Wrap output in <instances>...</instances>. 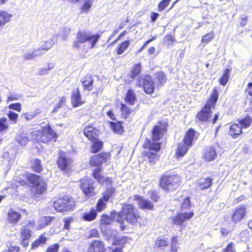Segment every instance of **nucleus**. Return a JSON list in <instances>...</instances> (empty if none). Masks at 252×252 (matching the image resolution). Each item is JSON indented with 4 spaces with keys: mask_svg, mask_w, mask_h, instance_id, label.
<instances>
[{
    "mask_svg": "<svg viewBox=\"0 0 252 252\" xmlns=\"http://www.w3.org/2000/svg\"><path fill=\"white\" fill-rule=\"evenodd\" d=\"M219 93L217 87L213 89L209 98L202 108L195 116L196 122L202 123H211L213 125L218 120L219 113H216L212 119L213 111L215 109L216 103L219 99Z\"/></svg>",
    "mask_w": 252,
    "mask_h": 252,
    "instance_id": "nucleus-1",
    "label": "nucleus"
},
{
    "mask_svg": "<svg viewBox=\"0 0 252 252\" xmlns=\"http://www.w3.org/2000/svg\"><path fill=\"white\" fill-rule=\"evenodd\" d=\"M23 177L26 179H17L16 183L19 186H29L34 189V193L38 195H43L47 193L48 184L46 181L40 175L35 173L26 172L23 174Z\"/></svg>",
    "mask_w": 252,
    "mask_h": 252,
    "instance_id": "nucleus-2",
    "label": "nucleus"
},
{
    "mask_svg": "<svg viewBox=\"0 0 252 252\" xmlns=\"http://www.w3.org/2000/svg\"><path fill=\"white\" fill-rule=\"evenodd\" d=\"M140 218L138 210L133 204H125L118 213L116 221L121 224L120 230L124 231L126 228L124 220L127 222L135 225Z\"/></svg>",
    "mask_w": 252,
    "mask_h": 252,
    "instance_id": "nucleus-3",
    "label": "nucleus"
},
{
    "mask_svg": "<svg viewBox=\"0 0 252 252\" xmlns=\"http://www.w3.org/2000/svg\"><path fill=\"white\" fill-rule=\"evenodd\" d=\"M161 145L160 142H153L150 138H145L142 144V148L147 151L142 152V158H144V160L147 159L150 164H155L159 158L160 156L158 153L161 150Z\"/></svg>",
    "mask_w": 252,
    "mask_h": 252,
    "instance_id": "nucleus-4",
    "label": "nucleus"
},
{
    "mask_svg": "<svg viewBox=\"0 0 252 252\" xmlns=\"http://www.w3.org/2000/svg\"><path fill=\"white\" fill-rule=\"evenodd\" d=\"M181 182V178L177 173L167 171L160 176L158 186L163 190L171 192L177 189Z\"/></svg>",
    "mask_w": 252,
    "mask_h": 252,
    "instance_id": "nucleus-5",
    "label": "nucleus"
},
{
    "mask_svg": "<svg viewBox=\"0 0 252 252\" xmlns=\"http://www.w3.org/2000/svg\"><path fill=\"white\" fill-rule=\"evenodd\" d=\"M31 135L35 140L44 144L56 142L58 137L57 133L49 124L42 126L40 129L32 131Z\"/></svg>",
    "mask_w": 252,
    "mask_h": 252,
    "instance_id": "nucleus-6",
    "label": "nucleus"
},
{
    "mask_svg": "<svg viewBox=\"0 0 252 252\" xmlns=\"http://www.w3.org/2000/svg\"><path fill=\"white\" fill-rule=\"evenodd\" d=\"M100 34L97 33L93 34L83 31H79L76 36V40L73 42L72 47L78 49L81 47V44L88 42L90 48L93 49L100 38Z\"/></svg>",
    "mask_w": 252,
    "mask_h": 252,
    "instance_id": "nucleus-7",
    "label": "nucleus"
},
{
    "mask_svg": "<svg viewBox=\"0 0 252 252\" xmlns=\"http://www.w3.org/2000/svg\"><path fill=\"white\" fill-rule=\"evenodd\" d=\"M75 207V201L68 195L59 197L53 202V207L59 213L73 211Z\"/></svg>",
    "mask_w": 252,
    "mask_h": 252,
    "instance_id": "nucleus-8",
    "label": "nucleus"
},
{
    "mask_svg": "<svg viewBox=\"0 0 252 252\" xmlns=\"http://www.w3.org/2000/svg\"><path fill=\"white\" fill-rule=\"evenodd\" d=\"M135 85L138 88H142L143 92L149 95L154 94L156 89V86L152 76L148 74L137 77Z\"/></svg>",
    "mask_w": 252,
    "mask_h": 252,
    "instance_id": "nucleus-9",
    "label": "nucleus"
},
{
    "mask_svg": "<svg viewBox=\"0 0 252 252\" xmlns=\"http://www.w3.org/2000/svg\"><path fill=\"white\" fill-rule=\"evenodd\" d=\"M168 123L162 120L158 121L151 130L152 141L158 142L163 138L168 130Z\"/></svg>",
    "mask_w": 252,
    "mask_h": 252,
    "instance_id": "nucleus-10",
    "label": "nucleus"
},
{
    "mask_svg": "<svg viewBox=\"0 0 252 252\" xmlns=\"http://www.w3.org/2000/svg\"><path fill=\"white\" fill-rule=\"evenodd\" d=\"M35 223L33 220H29L26 224L22 226L20 230L21 238L20 244L24 248H27L32 236V229L34 227Z\"/></svg>",
    "mask_w": 252,
    "mask_h": 252,
    "instance_id": "nucleus-11",
    "label": "nucleus"
},
{
    "mask_svg": "<svg viewBox=\"0 0 252 252\" xmlns=\"http://www.w3.org/2000/svg\"><path fill=\"white\" fill-rule=\"evenodd\" d=\"M79 182V187L85 196L90 197L96 194L94 182L91 178L85 177Z\"/></svg>",
    "mask_w": 252,
    "mask_h": 252,
    "instance_id": "nucleus-12",
    "label": "nucleus"
},
{
    "mask_svg": "<svg viewBox=\"0 0 252 252\" xmlns=\"http://www.w3.org/2000/svg\"><path fill=\"white\" fill-rule=\"evenodd\" d=\"M111 155L109 152H101L91 157L89 164L91 167H98L111 159Z\"/></svg>",
    "mask_w": 252,
    "mask_h": 252,
    "instance_id": "nucleus-13",
    "label": "nucleus"
},
{
    "mask_svg": "<svg viewBox=\"0 0 252 252\" xmlns=\"http://www.w3.org/2000/svg\"><path fill=\"white\" fill-rule=\"evenodd\" d=\"M71 163V159L67 158L64 152H62L60 154L56 161L58 168L67 176L70 175L71 171L70 168Z\"/></svg>",
    "mask_w": 252,
    "mask_h": 252,
    "instance_id": "nucleus-14",
    "label": "nucleus"
},
{
    "mask_svg": "<svg viewBox=\"0 0 252 252\" xmlns=\"http://www.w3.org/2000/svg\"><path fill=\"white\" fill-rule=\"evenodd\" d=\"M92 176L99 184L102 185L106 184L111 185L113 183L112 178L104 176L101 167L94 168L93 170Z\"/></svg>",
    "mask_w": 252,
    "mask_h": 252,
    "instance_id": "nucleus-15",
    "label": "nucleus"
},
{
    "mask_svg": "<svg viewBox=\"0 0 252 252\" xmlns=\"http://www.w3.org/2000/svg\"><path fill=\"white\" fill-rule=\"evenodd\" d=\"M83 134L89 140L92 141L98 138L100 131L94 124H89L84 126Z\"/></svg>",
    "mask_w": 252,
    "mask_h": 252,
    "instance_id": "nucleus-16",
    "label": "nucleus"
},
{
    "mask_svg": "<svg viewBox=\"0 0 252 252\" xmlns=\"http://www.w3.org/2000/svg\"><path fill=\"white\" fill-rule=\"evenodd\" d=\"M70 102L73 108L80 107L86 103V101L82 98L79 88L77 87L71 92Z\"/></svg>",
    "mask_w": 252,
    "mask_h": 252,
    "instance_id": "nucleus-17",
    "label": "nucleus"
},
{
    "mask_svg": "<svg viewBox=\"0 0 252 252\" xmlns=\"http://www.w3.org/2000/svg\"><path fill=\"white\" fill-rule=\"evenodd\" d=\"M247 214L246 208L244 205H241L235 208L231 216V220L234 223H238L244 219Z\"/></svg>",
    "mask_w": 252,
    "mask_h": 252,
    "instance_id": "nucleus-18",
    "label": "nucleus"
},
{
    "mask_svg": "<svg viewBox=\"0 0 252 252\" xmlns=\"http://www.w3.org/2000/svg\"><path fill=\"white\" fill-rule=\"evenodd\" d=\"M193 215L194 213L193 211L178 213L172 219V223L174 225L181 226L185 221L190 219Z\"/></svg>",
    "mask_w": 252,
    "mask_h": 252,
    "instance_id": "nucleus-19",
    "label": "nucleus"
},
{
    "mask_svg": "<svg viewBox=\"0 0 252 252\" xmlns=\"http://www.w3.org/2000/svg\"><path fill=\"white\" fill-rule=\"evenodd\" d=\"M199 133L192 128H189L185 132L182 141L190 147L192 146L195 141L197 140Z\"/></svg>",
    "mask_w": 252,
    "mask_h": 252,
    "instance_id": "nucleus-20",
    "label": "nucleus"
},
{
    "mask_svg": "<svg viewBox=\"0 0 252 252\" xmlns=\"http://www.w3.org/2000/svg\"><path fill=\"white\" fill-rule=\"evenodd\" d=\"M22 218V215L13 208H10L6 214V221L8 224L16 225Z\"/></svg>",
    "mask_w": 252,
    "mask_h": 252,
    "instance_id": "nucleus-21",
    "label": "nucleus"
},
{
    "mask_svg": "<svg viewBox=\"0 0 252 252\" xmlns=\"http://www.w3.org/2000/svg\"><path fill=\"white\" fill-rule=\"evenodd\" d=\"M217 157V151L214 146H207L204 148L202 158L206 162L214 160Z\"/></svg>",
    "mask_w": 252,
    "mask_h": 252,
    "instance_id": "nucleus-22",
    "label": "nucleus"
},
{
    "mask_svg": "<svg viewBox=\"0 0 252 252\" xmlns=\"http://www.w3.org/2000/svg\"><path fill=\"white\" fill-rule=\"evenodd\" d=\"M134 199L138 201L139 208L141 210H153L154 208L153 203L148 200L144 198L143 196L138 195L134 196Z\"/></svg>",
    "mask_w": 252,
    "mask_h": 252,
    "instance_id": "nucleus-23",
    "label": "nucleus"
},
{
    "mask_svg": "<svg viewBox=\"0 0 252 252\" xmlns=\"http://www.w3.org/2000/svg\"><path fill=\"white\" fill-rule=\"evenodd\" d=\"M155 83L156 88L158 89L163 87L167 81L166 74L162 71H157L155 73Z\"/></svg>",
    "mask_w": 252,
    "mask_h": 252,
    "instance_id": "nucleus-24",
    "label": "nucleus"
},
{
    "mask_svg": "<svg viewBox=\"0 0 252 252\" xmlns=\"http://www.w3.org/2000/svg\"><path fill=\"white\" fill-rule=\"evenodd\" d=\"M104 243L100 240L93 241L90 245L88 252H105Z\"/></svg>",
    "mask_w": 252,
    "mask_h": 252,
    "instance_id": "nucleus-25",
    "label": "nucleus"
},
{
    "mask_svg": "<svg viewBox=\"0 0 252 252\" xmlns=\"http://www.w3.org/2000/svg\"><path fill=\"white\" fill-rule=\"evenodd\" d=\"M83 90L91 91L94 88V79L93 76L89 74H86L81 80Z\"/></svg>",
    "mask_w": 252,
    "mask_h": 252,
    "instance_id": "nucleus-26",
    "label": "nucleus"
},
{
    "mask_svg": "<svg viewBox=\"0 0 252 252\" xmlns=\"http://www.w3.org/2000/svg\"><path fill=\"white\" fill-rule=\"evenodd\" d=\"M197 188L202 190L208 189L213 185V179L211 177L200 178L196 183Z\"/></svg>",
    "mask_w": 252,
    "mask_h": 252,
    "instance_id": "nucleus-27",
    "label": "nucleus"
},
{
    "mask_svg": "<svg viewBox=\"0 0 252 252\" xmlns=\"http://www.w3.org/2000/svg\"><path fill=\"white\" fill-rule=\"evenodd\" d=\"M191 147L187 144L182 141L177 145V148L176 150L175 157L176 158H183L188 153L189 149Z\"/></svg>",
    "mask_w": 252,
    "mask_h": 252,
    "instance_id": "nucleus-28",
    "label": "nucleus"
},
{
    "mask_svg": "<svg viewBox=\"0 0 252 252\" xmlns=\"http://www.w3.org/2000/svg\"><path fill=\"white\" fill-rule=\"evenodd\" d=\"M109 124L110 128L115 133L122 135L125 132V128L122 121H117L116 122L110 121Z\"/></svg>",
    "mask_w": 252,
    "mask_h": 252,
    "instance_id": "nucleus-29",
    "label": "nucleus"
},
{
    "mask_svg": "<svg viewBox=\"0 0 252 252\" xmlns=\"http://www.w3.org/2000/svg\"><path fill=\"white\" fill-rule=\"evenodd\" d=\"M30 168L34 173H40L43 170V165L40 159L35 158L30 161Z\"/></svg>",
    "mask_w": 252,
    "mask_h": 252,
    "instance_id": "nucleus-30",
    "label": "nucleus"
},
{
    "mask_svg": "<svg viewBox=\"0 0 252 252\" xmlns=\"http://www.w3.org/2000/svg\"><path fill=\"white\" fill-rule=\"evenodd\" d=\"M116 189L115 187L111 186L106 188L102 193V198L104 201L108 202L110 199L112 200L116 193Z\"/></svg>",
    "mask_w": 252,
    "mask_h": 252,
    "instance_id": "nucleus-31",
    "label": "nucleus"
},
{
    "mask_svg": "<svg viewBox=\"0 0 252 252\" xmlns=\"http://www.w3.org/2000/svg\"><path fill=\"white\" fill-rule=\"evenodd\" d=\"M97 216V212L95 209L91 208L89 211H87L82 214L81 219L86 221H92L96 219Z\"/></svg>",
    "mask_w": 252,
    "mask_h": 252,
    "instance_id": "nucleus-32",
    "label": "nucleus"
},
{
    "mask_svg": "<svg viewBox=\"0 0 252 252\" xmlns=\"http://www.w3.org/2000/svg\"><path fill=\"white\" fill-rule=\"evenodd\" d=\"M242 133V127L238 124L234 123L229 126L228 134L233 138H237Z\"/></svg>",
    "mask_w": 252,
    "mask_h": 252,
    "instance_id": "nucleus-33",
    "label": "nucleus"
},
{
    "mask_svg": "<svg viewBox=\"0 0 252 252\" xmlns=\"http://www.w3.org/2000/svg\"><path fill=\"white\" fill-rule=\"evenodd\" d=\"M167 238L158 237L156 239L154 244V249L157 250L164 251L168 246Z\"/></svg>",
    "mask_w": 252,
    "mask_h": 252,
    "instance_id": "nucleus-34",
    "label": "nucleus"
},
{
    "mask_svg": "<svg viewBox=\"0 0 252 252\" xmlns=\"http://www.w3.org/2000/svg\"><path fill=\"white\" fill-rule=\"evenodd\" d=\"M125 101L130 105L134 104L137 100V95L132 89H128L124 97Z\"/></svg>",
    "mask_w": 252,
    "mask_h": 252,
    "instance_id": "nucleus-35",
    "label": "nucleus"
},
{
    "mask_svg": "<svg viewBox=\"0 0 252 252\" xmlns=\"http://www.w3.org/2000/svg\"><path fill=\"white\" fill-rule=\"evenodd\" d=\"M92 144L90 146V152L92 154H96L99 152L103 147V142L97 138L94 140L91 141Z\"/></svg>",
    "mask_w": 252,
    "mask_h": 252,
    "instance_id": "nucleus-36",
    "label": "nucleus"
},
{
    "mask_svg": "<svg viewBox=\"0 0 252 252\" xmlns=\"http://www.w3.org/2000/svg\"><path fill=\"white\" fill-rule=\"evenodd\" d=\"M142 65L140 63H134L131 68L129 72V77L134 80L136 77H139L138 75L142 72Z\"/></svg>",
    "mask_w": 252,
    "mask_h": 252,
    "instance_id": "nucleus-37",
    "label": "nucleus"
},
{
    "mask_svg": "<svg viewBox=\"0 0 252 252\" xmlns=\"http://www.w3.org/2000/svg\"><path fill=\"white\" fill-rule=\"evenodd\" d=\"M231 71V68H226L223 70L222 73L219 79V82L220 85L224 86L227 84L230 78Z\"/></svg>",
    "mask_w": 252,
    "mask_h": 252,
    "instance_id": "nucleus-38",
    "label": "nucleus"
},
{
    "mask_svg": "<svg viewBox=\"0 0 252 252\" xmlns=\"http://www.w3.org/2000/svg\"><path fill=\"white\" fill-rule=\"evenodd\" d=\"M47 238L46 236L45 233L40 235L37 239L35 240L31 245V249H34L39 246L45 245L47 243Z\"/></svg>",
    "mask_w": 252,
    "mask_h": 252,
    "instance_id": "nucleus-39",
    "label": "nucleus"
},
{
    "mask_svg": "<svg viewBox=\"0 0 252 252\" xmlns=\"http://www.w3.org/2000/svg\"><path fill=\"white\" fill-rule=\"evenodd\" d=\"M12 15L5 10H0V28L10 22Z\"/></svg>",
    "mask_w": 252,
    "mask_h": 252,
    "instance_id": "nucleus-40",
    "label": "nucleus"
},
{
    "mask_svg": "<svg viewBox=\"0 0 252 252\" xmlns=\"http://www.w3.org/2000/svg\"><path fill=\"white\" fill-rule=\"evenodd\" d=\"M130 41L129 40H125L120 43L116 47L115 50L118 55L123 54L129 47Z\"/></svg>",
    "mask_w": 252,
    "mask_h": 252,
    "instance_id": "nucleus-41",
    "label": "nucleus"
},
{
    "mask_svg": "<svg viewBox=\"0 0 252 252\" xmlns=\"http://www.w3.org/2000/svg\"><path fill=\"white\" fill-rule=\"evenodd\" d=\"M237 121L242 128H247L252 124V117L247 115L244 118L237 120Z\"/></svg>",
    "mask_w": 252,
    "mask_h": 252,
    "instance_id": "nucleus-42",
    "label": "nucleus"
},
{
    "mask_svg": "<svg viewBox=\"0 0 252 252\" xmlns=\"http://www.w3.org/2000/svg\"><path fill=\"white\" fill-rule=\"evenodd\" d=\"M180 247L178 244V239L177 236H173L171 238L169 252H179Z\"/></svg>",
    "mask_w": 252,
    "mask_h": 252,
    "instance_id": "nucleus-43",
    "label": "nucleus"
},
{
    "mask_svg": "<svg viewBox=\"0 0 252 252\" xmlns=\"http://www.w3.org/2000/svg\"><path fill=\"white\" fill-rule=\"evenodd\" d=\"M120 105L122 117L126 119L129 117L133 110L122 102L121 103Z\"/></svg>",
    "mask_w": 252,
    "mask_h": 252,
    "instance_id": "nucleus-44",
    "label": "nucleus"
},
{
    "mask_svg": "<svg viewBox=\"0 0 252 252\" xmlns=\"http://www.w3.org/2000/svg\"><path fill=\"white\" fill-rule=\"evenodd\" d=\"M163 42L167 46H172L176 42L175 33L170 32L167 34L163 38Z\"/></svg>",
    "mask_w": 252,
    "mask_h": 252,
    "instance_id": "nucleus-45",
    "label": "nucleus"
},
{
    "mask_svg": "<svg viewBox=\"0 0 252 252\" xmlns=\"http://www.w3.org/2000/svg\"><path fill=\"white\" fill-rule=\"evenodd\" d=\"M93 4V0H86L80 8V13H87L89 11Z\"/></svg>",
    "mask_w": 252,
    "mask_h": 252,
    "instance_id": "nucleus-46",
    "label": "nucleus"
},
{
    "mask_svg": "<svg viewBox=\"0 0 252 252\" xmlns=\"http://www.w3.org/2000/svg\"><path fill=\"white\" fill-rule=\"evenodd\" d=\"M66 102V97L64 96H62L59 97L58 102L56 103V105L52 111V113H56L63 106L65 105Z\"/></svg>",
    "mask_w": 252,
    "mask_h": 252,
    "instance_id": "nucleus-47",
    "label": "nucleus"
},
{
    "mask_svg": "<svg viewBox=\"0 0 252 252\" xmlns=\"http://www.w3.org/2000/svg\"><path fill=\"white\" fill-rule=\"evenodd\" d=\"M107 201H104L102 198H100L98 199L96 205L95 210L97 212H101L104 209L107 208Z\"/></svg>",
    "mask_w": 252,
    "mask_h": 252,
    "instance_id": "nucleus-48",
    "label": "nucleus"
},
{
    "mask_svg": "<svg viewBox=\"0 0 252 252\" xmlns=\"http://www.w3.org/2000/svg\"><path fill=\"white\" fill-rule=\"evenodd\" d=\"M127 241V237L126 236L115 237L112 242V245L113 246H121V247L123 248V247L126 243Z\"/></svg>",
    "mask_w": 252,
    "mask_h": 252,
    "instance_id": "nucleus-49",
    "label": "nucleus"
},
{
    "mask_svg": "<svg viewBox=\"0 0 252 252\" xmlns=\"http://www.w3.org/2000/svg\"><path fill=\"white\" fill-rule=\"evenodd\" d=\"M112 221V218L108 215L103 214L101 215L100 219V224L102 226H106L111 223Z\"/></svg>",
    "mask_w": 252,
    "mask_h": 252,
    "instance_id": "nucleus-50",
    "label": "nucleus"
},
{
    "mask_svg": "<svg viewBox=\"0 0 252 252\" xmlns=\"http://www.w3.org/2000/svg\"><path fill=\"white\" fill-rule=\"evenodd\" d=\"M53 45V41L52 40H49L46 41L44 44L39 48L35 49V51H39V52L42 53L43 51H47L52 48Z\"/></svg>",
    "mask_w": 252,
    "mask_h": 252,
    "instance_id": "nucleus-51",
    "label": "nucleus"
},
{
    "mask_svg": "<svg viewBox=\"0 0 252 252\" xmlns=\"http://www.w3.org/2000/svg\"><path fill=\"white\" fill-rule=\"evenodd\" d=\"M55 66L54 63H47V67H41L39 69L38 74L43 75L48 73V71L52 69Z\"/></svg>",
    "mask_w": 252,
    "mask_h": 252,
    "instance_id": "nucleus-52",
    "label": "nucleus"
},
{
    "mask_svg": "<svg viewBox=\"0 0 252 252\" xmlns=\"http://www.w3.org/2000/svg\"><path fill=\"white\" fill-rule=\"evenodd\" d=\"M214 38V32L211 31L202 36L201 42L207 44L212 41Z\"/></svg>",
    "mask_w": 252,
    "mask_h": 252,
    "instance_id": "nucleus-53",
    "label": "nucleus"
},
{
    "mask_svg": "<svg viewBox=\"0 0 252 252\" xmlns=\"http://www.w3.org/2000/svg\"><path fill=\"white\" fill-rule=\"evenodd\" d=\"M148 194L152 202H157L160 198L158 193L156 190H150L148 191Z\"/></svg>",
    "mask_w": 252,
    "mask_h": 252,
    "instance_id": "nucleus-54",
    "label": "nucleus"
},
{
    "mask_svg": "<svg viewBox=\"0 0 252 252\" xmlns=\"http://www.w3.org/2000/svg\"><path fill=\"white\" fill-rule=\"evenodd\" d=\"M9 127L8 120L6 118H0V132H3L7 130Z\"/></svg>",
    "mask_w": 252,
    "mask_h": 252,
    "instance_id": "nucleus-55",
    "label": "nucleus"
},
{
    "mask_svg": "<svg viewBox=\"0 0 252 252\" xmlns=\"http://www.w3.org/2000/svg\"><path fill=\"white\" fill-rule=\"evenodd\" d=\"M40 113V112L33 111V112H28L22 113V115L24 116L26 121H30L33 119L36 116Z\"/></svg>",
    "mask_w": 252,
    "mask_h": 252,
    "instance_id": "nucleus-56",
    "label": "nucleus"
},
{
    "mask_svg": "<svg viewBox=\"0 0 252 252\" xmlns=\"http://www.w3.org/2000/svg\"><path fill=\"white\" fill-rule=\"evenodd\" d=\"M41 55V53L39 52V51H35V49H34L31 53H28L24 55L23 58L25 60H32L35 57L40 56Z\"/></svg>",
    "mask_w": 252,
    "mask_h": 252,
    "instance_id": "nucleus-57",
    "label": "nucleus"
},
{
    "mask_svg": "<svg viewBox=\"0 0 252 252\" xmlns=\"http://www.w3.org/2000/svg\"><path fill=\"white\" fill-rule=\"evenodd\" d=\"M190 206L191 202L190 197L189 196H187L184 199L181 205V210H185L189 209L190 208Z\"/></svg>",
    "mask_w": 252,
    "mask_h": 252,
    "instance_id": "nucleus-58",
    "label": "nucleus"
},
{
    "mask_svg": "<svg viewBox=\"0 0 252 252\" xmlns=\"http://www.w3.org/2000/svg\"><path fill=\"white\" fill-rule=\"evenodd\" d=\"M16 141L21 145L26 146L29 141V139L25 135L19 134L16 137Z\"/></svg>",
    "mask_w": 252,
    "mask_h": 252,
    "instance_id": "nucleus-59",
    "label": "nucleus"
},
{
    "mask_svg": "<svg viewBox=\"0 0 252 252\" xmlns=\"http://www.w3.org/2000/svg\"><path fill=\"white\" fill-rule=\"evenodd\" d=\"M171 0H162L159 2L158 6V11H162L168 6Z\"/></svg>",
    "mask_w": 252,
    "mask_h": 252,
    "instance_id": "nucleus-60",
    "label": "nucleus"
},
{
    "mask_svg": "<svg viewBox=\"0 0 252 252\" xmlns=\"http://www.w3.org/2000/svg\"><path fill=\"white\" fill-rule=\"evenodd\" d=\"M235 246V245L233 242H230L226 245L222 250V252H236Z\"/></svg>",
    "mask_w": 252,
    "mask_h": 252,
    "instance_id": "nucleus-61",
    "label": "nucleus"
},
{
    "mask_svg": "<svg viewBox=\"0 0 252 252\" xmlns=\"http://www.w3.org/2000/svg\"><path fill=\"white\" fill-rule=\"evenodd\" d=\"M7 115L8 117V118L13 122L14 124H16L17 122V119L18 118V114L12 111H9L8 113L7 114Z\"/></svg>",
    "mask_w": 252,
    "mask_h": 252,
    "instance_id": "nucleus-62",
    "label": "nucleus"
},
{
    "mask_svg": "<svg viewBox=\"0 0 252 252\" xmlns=\"http://www.w3.org/2000/svg\"><path fill=\"white\" fill-rule=\"evenodd\" d=\"M59 247L58 243L54 244L48 247L45 252H58Z\"/></svg>",
    "mask_w": 252,
    "mask_h": 252,
    "instance_id": "nucleus-63",
    "label": "nucleus"
},
{
    "mask_svg": "<svg viewBox=\"0 0 252 252\" xmlns=\"http://www.w3.org/2000/svg\"><path fill=\"white\" fill-rule=\"evenodd\" d=\"M245 93L248 96H252V82H249L245 89Z\"/></svg>",
    "mask_w": 252,
    "mask_h": 252,
    "instance_id": "nucleus-64",
    "label": "nucleus"
}]
</instances>
